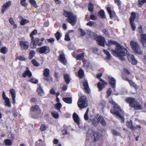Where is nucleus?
Wrapping results in <instances>:
<instances>
[{
    "label": "nucleus",
    "mask_w": 146,
    "mask_h": 146,
    "mask_svg": "<svg viewBox=\"0 0 146 146\" xmlns=\"http://www.w3.org/2000/svg\"><path fill=\"white\" fill-rule=\"evenodd\" d=\"M96 25L95 22L92 21H90V22H88L87 24L86 25L87 26H89L90 27H92Z\"/></svg>",
    "instance_id": "54"
},
{
    "label": "nucleus",
    "mask_w": 146,
    "mask_h": 146,
    "mask_svg": "<svg viewBox=\"0 0 146 146\" xmlns=\"http://www.w3.org/2000/svg\"><path fill=\"white\" fill-rule=\"evenodd\" d=\"M108 50L111 52L113 55L118 57L120 59L123 60H125L126 58L125 56L128 54L127 50L120 44L117 45L115 50L112 49H109Z\"/></svg>",
    "instance_id": "1"
},
{
    "label": "nucleus",
    "mask_w": 146,
    "mask_h": 146,
    "mask_svg": "<svg viewBox=\"0 0 146 146\" xmlns=\"http://www.w3.org/2000/svg\"><path fill=\"white\" fill-rule=\"evenodd\" d=\"M127 58L129 62H131L132 64L135 65L137 63V61L133 55L131 54H129L127 55Z\"/></svg>",
    "instance_id": "10"
},
{
    "label": "nucleus",
    "mask_w": 146,
    "mask_h": 146,
    "mask_svg": "<svg viewBox=\"0 0 146 146\" xmlns=\"http://www.w3.org/2000/svg\"><path fill=\"white\" fill-rule=\"evenodd\" d=\"M11 1H8L2 7L1 10V13H3L11 5Z\"/></svg>",
    "instance_id": "15"
},
{
    "label": "nucleus",
    "mask_w": 146,
    "mask_h": 146,
    "mask_svg": "<svg viewBox=\"0 0 146 146\" xmlns=\"http://www.w3.org/2000/svg\"><path fill=\"white\" fill-rule=\"evenodd\" d=\"M99 121L102 126H105L106 125V123L103 117L101 115L98 116Z\"/></svg>",
    "instance_id": "23"
},
{
    "label": "nucleus",
    "mask_w": 146,
    "mask_h": 146,
    "mask_svg": "<svg viewBox=\"0 0 146 146\" xmlns=\"http://www.w3.org/2000/svg\"><path fill=\"white\" fill-rule=\"evenodd\" d=\"M55 36L56 37L57 40H58L60 39L61 37V35L59 32H57L55 34Z\"/></svg>",
    "instance_id": "52"
},
{
    "label": "nucleus",
    "mask_w": 146,
    "mask_h": 146,
    "mask_svg": "<svg viewBox=\"0 0 146 146\" xmlns=\"http://www.w3.org/2000/svg\"><path fill=\"white\" fill-rule=\"evenodd\" d=\"M107 11L110 15V17L112 18L113 17H115V18H117V17L116 15L115 12L113 11H111V8L110 7H108L107 8Z\"/></svg>",
    "instance_id": "18"
},
{
    "label": "nucleus",
    "mask_w": 146,
    "mask_h": 146,
    "mask_svg": "<svg viewBox=\"0 0 146 146\" xmlns=\"http://www.w3.org/2000/svg\"><path fill=\"white\" fill-rule=\"evenodd\" d=\"M98 14L101 17L102 19H105L106 18V15L104 12L103 10H102L98 12Z\"/></svg>",
    "instance_id": "38"
},
{
    "label": "nucleus",
    "mask_w": 146,
    "mask_h": 146,
    "mask_svg": "<svg viewBox=\"0 0 146 146\" xmlns=\"http://www.w3.org/2000/svg\"><path fill=\"white\" fill-rule=\"evenodd\" d=\"M90 18L92 20L95 21L97 20V17L94 15L92 14L90 16Z\"/></svg>",
    "instance_id": "63"
},
{
    "label": "nucleus",
    "mask_w": 146,
    "mask_h": 146,
    "mask_svg": "<svg viewBox=\"0 0 146 146\" xmlns=\"http://www.w3.org/2000/svg\"><path fill=\"white\" fill-rule=\"evenodd\" d=\"M38 94L40 96H42L44 95V92L41 86H39L37 90Z\"/></svg>",
    "instance_id": "29"
},
{
    "label": "nucleus",
    "mask_w": 146,
    "mask_h": 146,
    "mask_svg": "<svg viewBox=\"0 0 146 146\" xmlns=\"http://www.w3.org/2000/svg\"><path fill=\"white\" fill-rule=\"evenodd\" d=\"M63 101L66 103L71 104L72 102V100L70 98H65L62 99Z\"/></svg>",
    "instance_id": "35"
},
{
    "label": "nucleus",
    "mask_w": 146,
    "mask_h": 146,
    "mask_svg": "<svg viewBox=\"0 0 146 146\" xmlns=\"http://www.w3.org/2000/svg\"><path fill=\"white\" fill-rule=\"evenodd\" d=\"M83 85L86 92L88 94H89L90 92V90L87 80H84L83 82Z\"/></svg>",
    "instance_id": "13"
},
{
    "label": "nucleus",
    "mask_w": 146,
    "mask_h": 146,
    "mask_svg": "<svg viewBox=\"0 0 146 146\" xmlns=\"http://www.w3.org/2000/svg\"><path fill=\"white\" fill-rule=\"evenodd\" d=\"M37 51L41 54H46L50 52L49 47L47 46H44L37 48Z\"/></svg>",
    "instance_id": "7"
},
{
    "label": "nucleus",
    "mask_w": 146,
    "mask_h": 146,
    "mask_svg": "<svg viewBox=\"0 0 146 146\" xmlns=\"http://www.w3.org/2000/svg\"><path fill=\"white\" fill-rule=\"evenodd\" d=\"M4 100L5 101V105L9 107H11V104L9 98H6V99Z\"/></svg>",
    "instance_id": "41"
},
{
    "label": "nucleus",
    "mask_w": 146,
    "mask_h": 146,
    "mask_svg": "<svg viewBox=\"0 0 146 146\" xmlns=\"http://www.w3.org/2000/svg\"><path fill=\"white\" fill-rule=\"evenodd\" d=\"M112 92L111 89L110 88H109L106 92L107 98H108L111 95Z\"/></svg>",
    "instance_id": "57"
},
{
    "label": "nucleus",
    "mask_w": 146,
    "mask_h": 146,
    "mask_svg": "<svg viewBox=\"0 0 146 146\" xmlns=\"http://www.w3.org/2000/svg\"><path fill=\"white\" fill-rule=\"evenodd\" d=\"M109 102L110 104L113 105V109H112L110 110L111 113L116 115L120 118L123 123L124 122V119L120 114V112L121 111L120 107L112 99L109 100Z\"/></svg>",
    "instance_id": "2"
},
{
    "label": "nucleus",
    "mask_w": 146,
    "mask_h": 146,
    "mask_svg": "<svg viewBox=\"0 0 146 146\" xmlns=\"http://www.w3.org/2000/svg\"><path fill=\"white\" fill-rule=\"evenodd\" d=\"M58 58L59 60L64 65H66L67 64V60L64 54H60L58 56Z\"/></svg>",
    "instance_id": "9"
},
{
    "label": "nucleus",
    "mask_w": 146,
    "mask_h": 146,
    "mask_svg": "<svg viewBox=\"0 0 146 146\" xmlns=\"http://www.w3.org/2000/svg\"><path fill=\"white\" fill-rule=\"evenodd\" d=\"M122 78L123 80L128 82L129 83V84L131 86H132L135 88H136L137 87V85L132 81H130L126 77H124L123 76H122Z\"/></svg>",
    "instance_id": "21"
},
{
    "label": "nucleus",
    "mask_w": 146,
    "mask_h": 146,
    "mask_svg": "<svg viewBox=\"0 0 146 146\" xmlns=\"http://www.w3.org/2000/svg\"><path fill=\"white\" fill-rule=\"evenodd\" d=\"M138 3L139 4V7H141L145 3H146V0H138Z\"/></svg>",
    "instance_id": "46"
},
{
    "label": "nucleus",
    "mask_w": 146,
    "mask_h": 146,
    "mask_svg": "<svg viewBox=\"0 0 146 146\" xmlns=\"http://www.w3.org/2000/svg\"><path fill=\"white\" fill-rule=\"evenodd\" d=\"M66 83L67 84H69L71 80L70 76L67 74L64 73L63 74Z\"/></svg>",
    "instance_id": "24"
},
{
    "label": "nucleus",
    "mask_w": 146,
    "mask_h": 146,
    "mask_svg": "<svg viewBox=\"0 0 146 146\" xmlns=\"http://www.w3.org/2000/svg\"><path fill=\"white\" fill-rule=\"evenodd\" d=\"M130 23L132 29L133 31H134L136 29V27L135 26L134 22H130Z\"/></svg>",
    "instance_id": "59"
},
{
    "label": "nucleus",
    "mask_w": 146,
    "mask_h": 146,
    "mask_svg": "<svg viewBox=\"0 0 146 146\" xmlns=\"http://www.w3.org/2000/svg\"><path fill=\"white\" fill-rule=\"evenodd\" d=\"M19 45L22 49L24 50H27L29 45V42L24 40H20L19 42Z\"/></svg>",
    "instance_id": "8"
},
{
    "label": "nucleus",
    "mask_w": 146,
    "mask_h": 146,
    "mask_svg": "<svg viewBox=\"0 0 146 146\" xmlns=\"http://www.w3.org/2000/svg\"><path fill=\"white\" fill-rule=\"evenodd\" d=\"M89 111V108H87L84 116V119L86 120H87L88 119L89 117L88 114Z\"/></svg>",
    "instance_id": "44"
},
{
    "label": "nucleus",
    "mask_w": 146,
    "mask_h": 146,
    "mask_svg": "<svg viewBox=\"0 0 146 146\" xmlns=\"http://www.w3.org/2000/svg\"><path fill=\"white\" fill-rule=\"evenodd\" d=\"M30 46L32 48H36V44L33 40H32L30 43Z\"/></svg>",
    "instance_id": "45"
},
{
    "label": "nucleus",
    "mask_w": 146,
    "mask_h": 146,
    "mask_svg": "<svg viewBox=\"0 0 146 146\" xmlns=\"http://www.w3.org/2000/svg\"><path fill=\"white\" fill-rule=\"evenodd\" d=\"M100 80L102 82V83L99 82L98 83V87L99 90L101 91L104 87L106 85V83L102 79H100Z\"/></svg>",
    "instance_id": "16"
},
{
    "label": "nucleus",
    "mask_w": 146,
    "mask_h": 146,
    "mask_svg": "<svg viewBox=\"0 0 146 146\" xmlns=\"http://www.w3.org/2000/svg\"><path fill=\"white\" fill-rule=\"evenodd\" d=\"M109 49V48H108L107 50L105 49L103 50L104 52L107 55L106 58L108 60L110 59L111 57L110 54L108 51H110L109 50H108V49Z\"/></svg>",
    "instance_id": "28"
},
{
    "label": "nucleus",
    "mask_w": 146,
    "mask_h": 146,
    "mask_svg": "<svg viewBox=\"0 0 146 146\" xmlns=\"http://www.w3.org/2000/svg\"><path fill=\"white\" fill-rule=\"evenodd\" d=\"M32 62L33 64L36 66H38L40 65L37 62L35 59H33L32 60Z\"/></svg>",
    "instance_id": "56"
},
{
    "label": "nucleus",
    "mask_w": 146,
    "mask_h": 146,
    "mask_svg": "<svg viewBox=\"0 0 146 146\" xmlns=\"http://www.w3.org/2000/svg\"><path fill=\"white\" fill-rule=\"evenodd\" d=\"M51 114L53 117L57 119L58 117V113L56 111H52L51 112Z\"/></svg>",
    "instance_id": "49"
},
{
    "label": "nucleus",
    "mask_w": 146,
    "mask_h": 146,
    "mask_svg": "<svg viewBox=\"0 0 146 146\" xmlns=\"http://www.w3.org/2000/svg\"><path fill=\"white\" fill-rule=\"evenodd\" d=\"M9 21L11 24V25H13L15 28H16L17 27V25L15 23L13 19V18H10L9 19Z\"/></svg>",
    "instance_id": "51"
},
{
    "label": "nucleus",
    "mask_w": 146,
    "mask_h": 146,
    "mask_svg": "<svg viewBox=\"0 0 146 146\" xmlns=\"http://www.w3.org/2000/svg\"><path fill=\"white\" fill-rule=\"evenodd\" d=\"M105 39L102 36H99L97 38V42L98 44L101 46H104L105 45Z\"/></svg>",
    "instance_id": "12"
},
{
    "label": "nucleus",
    "mask_w": 146,
    "mask_h": 146,
    "mask_svg": "<svg viewBox=\"0 0 146 146\" xmlns=\"http://www.w3.org/2000/svg\"><path fill=\"white\" fill-rule=\"evenodd\" d=\"M73 117L74 121L78 125L80 124L78 116L76 113H74L73 115Z\"/></svg>",
    "instance_id": "26"
},
{
    "label": "nucleus",
    "mask_w": 146,
    "mask_h": 146,
    "mask_svg": "<svg viewBox=\"0 0 146 146\" xmlns=\"http://www.w3.org/2000/svg\"><path fill=\"white\" fill-rule=\"evenodd\" d=\"M126 102L129 104L130 106L135 109L140 110L142 109V106L138 102L133 98H126Z\"/></svg>",
    "instance_id": "4"
},
{
    "label": "nucleus",
    "mask_w": 146,
    "mask_h": 146,
    "mask_svg": "<svg viewBox=\"0 0 146 146\" xmlns=\"http://www.w3.org/2000/svg\"><path fill=\"white\" fill-rule=\"evenodd\" d=\"M63 15L67 17V21L72 25H74L75 24L77 20V17L73 13L64 10Z\"/></svg>",
    "instance_id": "3"
},
{
    "label": "nucleus",
    "mask_w": 146,
    "mask_h": 146,
    "mask_svg": "<svg viewBox=\"0 0 146 146\" xmlns=\"http://www.w3.org/2000/svg\"><path fill=\"white\" fill-rule=\"evenodd\" d=\"M84 57V54L82 53L77 55L76 56V59L77 60H83Z\"/></svg>",
    "instance_id": "31"
},
{
    "label": "nucleus",
    "mask_w": 146,
    "mask_h": 146,
    "mask_svg": "<svg viewBox=\"0 0 146 146\" xmlns=\"http://www.w3.org/2000/svg\"><path fill=\"white\" fill-rule=\"evenodd\" d=\"M88 33L92 39H95L97 37V35L95 33L92 32L91 31H88Z\"/></svg>",
    "instance_id": "25"
},
{
    "label": "nucleus",
    "mask_w": 146,
    "mask_h": 146,
    "mask_svg": "<svg viewBox=\"0 0 146 146\" xmlns=\"http://www.w3.org/2000/svg\"><path fill=\"white\" fill-rule=\"evenodd\" d=\"M130 44L132 50L135 53L139 55L142 54L143 51L141 50L139 45L137 42L131 41Z\"/></svg>",
    "instance_id": "5"
},
{
    "label": "nucleus",
    "mask_w": 146,
    "mask_h": 146,
    "mask_svg": "<svg viewBox=\"0 0 146 146\" xmlns=\"http://www.w3.org/2000/svg\"><path fill=\"white\" fill-rule=\"evenodd\" d=\"M35 54V52L33 50L31 51L30 52L29 58L30 59H32L34 56Z\"/></svg>",
    "instance_id": "48"
},
{
    "label": "nucleus",
    "mask_w": 146,
    "mask_h": 146,
    "mask_svg": "<svg viewBox=\"0 0 146 146\" xmlns=\"http://www.w3.org/2000/svg\"><path fill=\"white\" fill-rule=\"evenodd\" d=\"M88 10L90 12H92L93 9V4L91 3H89L88 7Z\"/></svg>",
    "instance_id": "50"
},
{
    "label": "nucleus",
    "mask_w": 146,
    "mask_h": 146,
    "mask_svg": "<svg viewBox=\"0 0 146 146\" xmlns=\"http://www.w3.org/2000/svg\"><path fill=\"white\" fill-rule=\"evenodd\" d=\"M39 109V106L37 105L33 106L30 108L31 111H36Z\"/></svg>",
    "instance_id": "40"
},
{
    "label": "nucleus",
    "mask_w": 146,
    "mask_h": 146,
    "mask_svg": "<svg viewBox=\"0 0 146 146\" xmlns=\"http://www.w3.org/2000/svg\"><path fill=\"white\" fill-rule=\"evenodd\" d=\"M29 22V20L25 19H23L21 21V24L22 25H24Z\"/></svg>",
    "instance_id": "53"
},
{
    "label": "nucleus",
    "mask_w": 146,
    "mask_h": 146,
    "mask_svg": "<svg viewBox=\"0 0 146 146\" xmlns=\"http://www.w3.org/2000/svg\"><path fill=\"white\" fill-rule=\"evenodd\" d=\"M84 66L87 68L89 67L90 65V62L88 60L84 61Z\"/></svg>",
    "instance_id": "55"
},
{
    "label": "nucleus",
    "mask_w": 146,
    "mask_h": 146,
    "mask_svg": "<svg viewBox=\"0 0 146 146\" xmlns=\"http://www.w3.org/2000/svg\"><path fill=\"white\" fill-rule=\"evenodd\" d=\"M4 142L6 146H10L12 145V141L10 139H5L4 140Z\"/></svg>",
    "instance_id": "33"
},
{
    "label": "nucleus",
    "mask_w": 146,
    "mask_h": 146,
    "mask_svg": "<svg viewBox=\"0 0 146 146\" xmlns=\"http://www.w3.org/2000/svg\"><path fill=\"white\" fill-rule=\"evenodd\" d=\"M22 75L24 78L26 77L27 76H28L29 77H30L32 76V74L29 69L28 68H27V69L23 73Z\"/></svg>",
    "instance_id": "20"
},
{
    "label": "nucleus",
    "mask_w": 146,
    "mask_h": 146,
    "mask_svg": "<svg viewBox=\"0 0 146 146\" xmlns=\"http://www.w3.org/2000/svg\"><path fill=\"white\" fill-rule=\"evenodd\" d=\"M49 70L48 68H45L44 70L43 74L45 77H48L49 75Z\"/></svg>",
    "instance_id": "32"
},
{
    "label": "nucleus",
    "mask_w": 146,
    "mask_h": 146,
    "mask_svg": "<svg viewBox=\"0 0 146 146\" xmlns=\"http://www.w3.org/2000/svg\"><path fill=\"white\" fill-rule=\"evenodd\" d=\"M46 42H50L53 44L54 43V40L52 38H50L49 39H48L46 40Z\"/></svg>",
    "instance_id": "62"
},
{
    "label": "nucleus",
    "mask_w": 146,
    "mask_h": 146,
    "mask_svg": "<svg viewBox=\"0 0 146 146\" xmlns=\"http://www.w3.org/2000/svg\"><path fill=\"white\" fill-rule=\"evenodd\" d=\"M37 33V30L36 29L32 31L30 35V36L31 39H33L34 38V37L33 36V35H35Z\"/></svg>",
    "instance_id": "42"
},
{
    "label": "nucleus",
    "mask_w": 146,
    "mask_h": 146,
    "mask_svg": "<svg viewBox=\"0 0 146 146\" xmlns=\"http://www.w3.org/2000/svg\"><path fill=\"white\" fill-rule=\"evenodd\" d=\"M62 106V105L61 104L59 103H58L55 105L56 108L58 110H60Z\"/></svg>",
    "instance_id": "60"
},
{
    "label": "nucleus",
    "mask_w": 146,
    "mask_h": 146,
    "mask_svg": "<svg viewBox=\"0 0 146 146\" xmlns=\"http://www.w3.org/2000/svg\"><path fill=\"white\" fill-rule=\"evenodd\" d=\"M47 126L45 125H42L40 127V130L42 131L45 130L47 128Z\"/></svg>",
    "instance_id": "61"
},
{
    "label": "nucleus",
    "mask_w": 146,
    "mask_h": 146,
    "mask_svg": "<svg viewBox=\"0 0 146 146\" xmlns=\"http://www.w3.org/2000/svg\"><path fill=\"white\" fill-rule=\"evenodd\" d=\"M10 93L11 94L13 99V102L14 103H15L16 92L13 89H11L10 90Z\"/></svg>",
    "instance_id": "19"
},
{
    "label": "nucleus",
    "mask_w": 146,
    "mask_h": 146,
    "mask_svg": "<svg viewBox=\"0 0 146 146\" xmlns=\"http://www.w3.org/2000/svg\"><path fill=\"white\" fill-rule=\"evenodd\" d=\"M44 145V141H42L41 139H40L36 141L35 144V146H43Z\"/></svg>",
    "instance_id": "27"
},
{
    "label": "nucleus",
    "mask_w": 146,
    "mask_h": 146,
    "mask_svg": "<svg viewBox=\"0 0 146 146\" xmlns=\"http://www.w3.org/2000/svg\"><path fill=\"white\" fill-rule=\"evenodd\" d=\"M126 126L129 128L131 129V130L135 129V128L132 125V123L131 121H127L126 123Z\"/></svg>",
    "instance_id": "30"
},
{
    "label": "nucleus",
    "mask_w": 146,
    "mask_h": 146,
    "mask_svg": "<svg viewBox=\"0 0 146 146\" xmlns=\"http://www.w3.org/2000/svg\"><path fill=\"white\" fill-rule=\"evenodd\" d=\"M78 107L80 108H86L88 106L86 98L85 96H82L78 100L77 103Z\"/></svg>",
    "instance_id": "6"
},
{
    "label": "nucleus",
    "mask_w": 146,
    "mask_h": 146,
    "mask_svg": "<svg viewBox=\"0 0 146 146\" xmlns=\"http://www.w3.org/2000/svg\"><path fill=\"white\" fill-rule=\"evenodd\" d=\"M108 80L109 83L112 88H114L116 83L115 80L111 76H109L108 78Z\"/></svg>",
    "instance_id": "17"
},
{
    "label": "nucleus",
    "mask_w": 146,
    "mask_h": 146,
    "mask_svg": "<svg viewBox=\"0 0 146 146\" xmlns=\"http://www.w3.org/2000/svg\"><path fill=\"white\" fill-rule=\"evenodd\" d=\"M135 13L134 12L131 13V15L129 18L130 22H134L135 18Z\"/></svg>",
    "instance_id": "34"
},
{
    "label": "nucleus",
    "mask_w": 146,
    "mask_h": 146,
    "mask_svg": "<svg viewBox=\"0 0 146 146\" xmlns=\"http://www.w3.org/2000/svg\"><path fill=\"white\" fill-rule=\"evenodd\" d=\"M29 81L31 83L34 84H37L38 82V80L35 78H32Z\"/></svg>",
    "instance_id": "64"
},
{
    "label": "nucleus",
    "mask_w": 146,
    "mask_h": 146,
    "mask_svg": "<svg viewBox=\"0 0 146 146\" xmlns=\"http://www.w3.org/2000/svg\"><path fill=\"white\" fill-rule=\"evenodd\" d=\"M101 136V134L98 132H95L92 136V139L93 141L98 140Z\"/></svg>",
    "instance_id": "14"
},
{
    "label": "nucleus",
    "mask_w": 146,
    "mask_h": 146,
    "mask_svg": "<svg viewBox=\"0 0 146 146\" xmlns=\"http://www.w3.org/2000/svg\"><path fill=\"white\" fill-rule=\"evenodd\" d=\"M78 76L81 78H82L84 75V72L81 69H80L78 72Z\"/></svg>",
    "instance_id": "39"
},
{
    "label": "nucleus",
    "mask_w": 146,
    "mask_h": 146,
    "mask_svg": "<svg viewBox=\"0 0 146 146\" xmlns=\"http://www.w3.org/2000/svg\"><path fill=\"white\" fill-rule=\"evenodd\" d=\"M79 31L80 32L81 36H84L86 34V32L82 29H79Z\"/></svg>",
    "instance_id": "58"
},
{
    "label": "nucleus",
    "mask_w": 146,
    "mask_h": 146,
    "mask_svg": "<svg viewBox=\"0 0 146 146\" xmlns=\"http://www.w3.org/2000/svg\"><path fill=\"white\" fill-rule=\"evenodd\" d=\"M140 41L144 47H146V34H141L140 35Z\"/></svg>",
    "instance_id": "11"
},
{
    "label": "nucleus",
    "mask_w": 146,
    "mask_h": 146,
    "mask_svg": "<svg viewBox=\"0 0 146 146\" xmlns=\"http://www.w3.org/2000/svg\"><path fill=\"white\" fill-rule=\"evenodd\" d=\"M108 43H106V44L108 46H109L111 44H114L115 45H117V42L116 41L112 40H108Z\"/></svg>",
    "instance_id": "36"
},
{
    "label": "nucleus",
    "mask_w": 146,
    "mask_h": 146,
    "mask_svg": "<svg viewBox=\"0 0 146 146\" xmlns=\"http://www.w3.org/2000/svg\"><path fill=\"white\" fill-rule=\"evenodd\" d=\"M29 1L31 4L34 7L37 8L38 7L36 2L35 0H30Z\"/></svg>",
    "instance_id": "43"
},
{
    "label": "nucleus",
    "mask_w": 146,
    "mask_h": 146,
    "mask_svg": "<svg viewBox=\"0 0 146 146\" xmlns=\"http://www.w3.org/2000/svg\"><path fill=\"white\" fill-rule=\"evenodd\" d=\"M8 48L6 47H3L0 49V52L3 54H5L7 53Z\"/></svg>",
    "instance_id": "37"
},
{
    "label": "nucleus",
    "mask_w": 146,
    "mask_h": 146,
    "mask_svg": "<svg viewBox=\"0 0 146 146\" xmlns=\"http://www.w3.org/2000/svg\"><path fill=\"white\" fill-rule=\"evenodd\" d=\"M111 132L113 135L115 136H120V133L117 132L114 129H112L111 130Z\"/></svg>",
    "instance_id": "47"
},
{
    "label": "nucleus",
    "mask_w": 146,
    "mask_h": 146,
    "mask_svg": "<svg viewBox=\"0 0 146 146\" xmlns=\"http://www.w3.org/2000/svg\"><path fill=\"white\" fill-rule=\"evenodd\" d=\"M98 118L97 117H94L92 118L91 121L92 124L95 126H97L99 123Z\"/></svg>",
    "instance_id": "22"
}]
</instances>
